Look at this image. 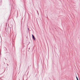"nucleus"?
<instances>
[{"instance_id": "1", "label": "nucleus", "mask_w": 80, "mask_h": 80, "mask_svg": "<svg viewBox=\"0 0 80 80\" xmlns=\"http://www.w3.org/2000/svg\"><path fill=\"white\" fill-rule=\"evenodd\" d=\"M32 37L33 40H35V37H34V36H33V34L32 35Z\"/></svg>"}, {"instance_id": "2", "label": "nucleus", "mask_w": 80, "mask_h": 80, "mask_svg": "<svg viewBox=\"0 0 80 80\" xmlns=\"http://www.w3.org/2000/svg\"><path fill=\"white\" fill-rule=\"evenodd\" d=\"M77 80H78V78H77Z\"/></svg>"}, {"instance_id": "3", "label": "nucleus", "mask_w": 80, "mask_h": 80, "mask_svg": "<svg viewBox=\"0 0 80 80\" xmlns=\"http://www.w3.org/2000/svg\"><path fill=\"white\" fill-rule=\"evenodd\" d=\"M76 78L77 79L78 78H77V77H76Z\"/></svg>"}]
</instances>
